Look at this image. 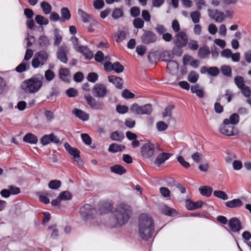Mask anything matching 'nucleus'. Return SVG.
<instances>
[{
    "instance_id": "nucleus-28",
    "label": "nucleus",
    "mask_w": 251,
    "mask_h": 251,
    "mask_svg": "<svg viewBox=\"0 0 251 251\" xmlns=\"http://www.w3.org/2000/svg\"><path fill=\"white\" fill-rule=\"evenodd\" d=\"M110 170L112 172L120 175L124 174L126 172V170L123 166L119 164L111 166Z\"/></svg>"
},
{
    "instance_id": "nucleus-34",
    "label": "nucleus",
    "mask_w": 251,
    "mask_h": 251,
    "mask_svg": "<svg viewBox=\"0 0 251 251\" xmlns=\"http://www.w3.org/2000/svg\"><path fill=\"white\" fill-rule=\"evenodd\" d=\"M29 62H25L23 60V62L16 68V71L18 73H22L29 69Z\"/></svg>"
},
{
    "instance_id": "nucleus-49",
    "label": "nucleus",
    "mask_w": 251,
    "mask_h": 251,
    "mask_svg": "<svg viewBox=\"0 0 251 251\" xmlns=\"http://www.w3.org/2000/svg\"><path fill=\"white\" fill-rule=\"evenodd\" d=\"M213 195L220 199H221L223 200H226L228 199V196L226 193L223 191L219 190V191H214L213 193Z\"/></svg>"
},
{
    "instance_id": "nucleus-40",
    "label": "nucleus",
    "mask_w": 251,
    "mask_h": 251,
    "mask_svg": "<svg viewBox=\"0 0 251 251\" xmlns=\"http://www.w3.org/2000/svg\"><path fill=\"white\" fill-rule=\"evenodd\" d=\"M141 115L147 114L150 115L151 114L152 111V106L151 104H147L143 106H141Z\"/></svg>"
},
{
    "instance_id": "nucleus-31",
    "label": "nucleus",
    "mask_w": 251,
    "mask_h": 251,
    "mask_svg": "<svg viewBox=\"0 0 251 251\" xmlns=\"http://www.w3.org/2000/svg\"><path fill=\"white\" fill-rule=\"evenodd\" d=\"M201 194L202 196L209 197L211 195L213 189L211 187L208 186H201L199 189Z\"/></svg>"
},
{
    "instance_id": "nucleus-59",
    "label": "nucleus",
    "mask_w": 251,
    "mask_h": 251,
    "mask_svg": "<svg viewBox=\"0 0 251 251\" xmlns=\"http://www.w3.org/2000/svg\"><path fill=\"white\" fill-rule=\"evenodd\" d=\"M55 77L54 73L51 70H47L45 73V77L47 80L50 81Z\"/></svg>"
},
{
    "instance_id": "nucleus-3",
    "label": "nucleus",
    "mask_w": 251,
    "mask_h": 251,
    "mask_svg": "<svg viewBox=\"0 0 251 251\" xmlns=\"http://www.w3.org/2000/svg\"><path fill=\"white\" fill-rule=\"evenodd\" d=\"M44 79L42 75L35 74L30 78L25 80L21 84V88L26 93H36L42 87Z\"/></svg>"
},
{
    "instance_id": "nucleus-10",
    "label": "nucleus",
    "mask_w": 251,
    "mask_h": 251,
    "mask_svg": "<svg viewBox=\"0 0 251 251\" xmlns=\"http://www.w3.org/2000/svg\"><path fill=\"white\" fill-rule=\"evenodd\" d=\"M175 45L185 47L188 43L187 36L185 32L180 31L177 33L173 40Z\"/></svg>"
},
{
    "instance_id": "nucleus-25",
    "label": "nucleus",
    "mask_w": 251,
    "mask_h": 251,
    "mask_svg": "<svg viewBox=\"0 0 251 251\" xmlns=\"http://www.w3.org/2000/svg\"><path fill=\"white\" fill-rule=\"evenodd\" d=\"M224 124H229L233 126L237 124L239 121V116L237 113H233L230 116L229 119H225Z\"/></svg>"
},
{
    "instance_id": "nucleus-14",
    "label": "nucleus",
    "mask_w": 251,
    "mask_h": 251,
    "mask_svg": "<svg viewBox=\"0 0 251 251\" xmlns=\"http://www.w3.org/2000/svg\"><path fill=\"white\" fill-rule=\"evenodd\" d=\"M209 16L215 20L216 22L221 23L225 19V15L222 12L219 11L218 10H213L211 9H208Z\"/></svg>"
},
{
    "instance_id": "nucleus-41",
    "label": "nucleus",
    "mask_w": 251,
    "mask_h": 251,
    "mask_svg": "<svg viewBox=\"0 0 251 251\" xmlns=\"http://www.w3.org/2000/svg\"><path fill=\"white\" fill-rule=\"evenodd\" d=\"M221 71L222 74L227 77H231L232 75V70L229 66H222L221 68Z\"/></svg>"
},
{
    "instance_id": "nucleus-39",
    "label": "nucleus",
    "mask_w": 251,
    "mask_h": 251,
    "mask_svg": "<svg viewBox=\"0 0 251 251\" xmlns=\"http://www.w3.org/2000/svg\"><path fill=\"white\" fill-rule=\"evenodd\" d=\"M35 20L38 24L41 25H47L49 23V20L47 18L40 15H36Z\"/></svg>"
},
{
    "instance_id": "nucleus-50",
    "label": "nucleus",
    "mask_w": 251,
    "mask_h": 251,
    "mask_svg": "<svg viewBox=\"0 0 251 251\" xmlns=\"http://www.w3.org/2000/svg\"><path fill=\"white\" fill-rule=\"evenodd\" d=\"M190 17L192 21L196 24L199 22L201 18V13L198 11L192 12L190 14Z\"/></svg>"
},
{
    "instance_id": "nucleus-55",
    "label": "nucleus",
    "mask_w": 251,
    "mask_h": 251,
    "mask_svg": "<svg viewBox=\"0 0 251 251\" xmlns=\"http://www.w3.org/2000/svg\"><path fill=\"white\" fill-rule=\"evenodd\" d=\"M113 68V71L118 74L122 73L124 70V67L118 61L114 63Z\"/></svg>"
},
{
    "instance_id": "nucleus-4",
    "label": "nucleus",
    "mask_w": 251,
    "mask_h": 251,
    "mask_svg": "<svg viewBox=\"0 0 251 251\" xmlns=\"http://www.w3.org/2000/svg\"><path fill=\"white\" fill-rule=\"evenodd\" d=\"M79 213L85 220L93 219L97 214V211L89 204H85L79 210Z\"/></svg>"
},
{
    "instance_id": "nucleus-24",
    "label": "nucleus",
    "mask_w": 251,
    "mask_h": 251,
    "mask_svg": "<svg viewBox=\"0 0 251 251\" xmlns=\"http://www.w3.org/2000/svg\"><path fill=\"white\" fill-rule=\"evenodd\" d=\"M23 141L31 144H36L38 142V138L33 134L28 133L24 137Z\"/></svg>"
},
{
    "instance_id": "nucleus-57",
    "label": "nucleus",
    "mask_w": 251,
    "mask_h": 251,
    "mask_svg": "<svg viewBox=\"0 0 251 251\" xmlns=\"http://www.w3.org/2000/svg\"><path fill=\"white\" fill-rule=\"evenodd\" d=\"M133 24L135 28H141L144 26V22L142 19L140 18H137L134 20Z\"/></svg>"
},
{
    "instance_id": "nucleus-20",
    "label": "nucleus",
    "mask_w": 251,
    "mask_h": 251,
    "mask_svg": "<svg viewBox=\"0 0 251 251\" xmlns=\"http://www.w3.org/2000/svg\"><path fill=\"white\" fill-rule=\"evenodd\" d=\"M226 206L229 208H234L240 207L243 205V202L239 199H233L231 201H227L225 203Z\"/></svg>"
},
{
    "instance_id": "nucleus-22",
    "label": "nucleus",
    "mask_w": 251,
    "mask_h": 251,
    "mask_svg": "<svg viewBox=\"0 0 251 251\" xmlns=\"http://www.w3.org/2000/svg\"><path fill=\"white\" fill-rule=\"evenodd\" d=\"M64 147L66 150L74 157H78L80 154L79 151L76 148L72 147L68 143H66L64 144Z\"/></svg>"
},
{
    "instance_id": "nucleus-47",
    "label": "nucleus",
    "mask_w": 251,
    "mask_h": 251,
    "mask_svg": "<svg viewBox=\"0 0 251 251\" xmlns=\"http://www.w3.org/2000/svg\"><path fill=\"white\" fill-rule=\"evenodd\" d=\"M48 230H52L53 231L50 235V237L53 239H56L59 236L58 230L56 228V225H53L48 227Z\"/></svg>"
},
{
    "instance_id": "nucleus-7",
    "label": "nucleus",
    "mask_w": 251,
    "mask_h": 251,
    "mask_svg": "<svg viewBox=\"0 0 251 251\" xmlns=\"http://www.w3.org/2000/svg\"><path fill=\"white\" fill-rule=\"evenodd\" d=\"M84 98L88 104L93 109L96 110H102L104 107V104L102 101H97L89 94H85Z\"/></svg>"
},
{
    "instance_id": "nucleus-54",
    "label": "nucleus",
    "mask_w": 251,
    "mask_h": 251,
    "mask_svg": "<svg viewBox=\"0 0 251 251\" xmlns=\"http://www.w3.org/2000/svg\"><path fill=\"white\" fill-rule=\"evenodd\" d=\"M140 106L137 103H134L132 104L130 107V110L131 112L137 115H141V112H140L141 108Z\"/></svg>"
},
{
    "instance_id": "nucleus-1",
    "label": "nucleus",
    "mask_w": 251,
    "mask_h": 251,
    "mask_svg": "<svg viewBox=\"0 0 251 251\" xmlns=\"http://www.w3.org/2000/svg\"><path fill=\"white\" fill-rule=\"evenodd\" d=\"M154 230L152 219L146 214H141L139 218V233L142 239L148 240L152 237Z\"/></svg>"
},
{
    "instance_id": "nucleus-8",
    "label": "nucleus",
    "mask_w": 251,
    "mask_h": 251,
    "mask_svg": "<svg viewBox=\"0 0 251 251\" xmlns=\"http://www.w3.org/2000/svg\"><path fill=\"white\" fill-rule=\"evenodd\" d=\"M40 143L43 146H46L50 143H53L57 145H61V144L60 140L53 133L50 134L44 135L40 139Z\"/></svg>"
},
{
    "instance_id": "nucleus-26",
    "label": "nucleus",
    "mask_w": 251,
    "mask_h": 251,
    "mask_svg": "<svg viewBox=\"0 0 251 251\" xmlns=\"http://www.w3.org/2000/svg\"><path fill=\"white\" fill-rule=\"evenodd\" d=\"M48 53L46 50H40L36 53L35 57L39 58V60L41 62V65H43L47 61L48 59Z\"/></svg>"
},
{
    "instance_id": "nucleus-48",
    "label": "nucleus",
    "mask_w": 251,
    "mask_h": 251,
    "mask_svg": "<svg viewBox=\"0 0 251 251\" xmlns=\"http://www.w3.org/2000/svg\"><path fill=\"white\" fill-rule=\"evenodd\" d=\"M199 78V75L195 71H191L188 75V80L191 83H195Z\"/></svg>"
},
{
    "instance_id": "nucleus-53",
    "label": "nucleus",
    "mask_w": 251,
    "mask_h": 251,
    "mask_svg": "<svg viewBox=\"0 0 251 251\" xmlns=\"http://www.w3.org/2000/svg\"><path fill=\"white\" fill-rule=\"evenodd\" d=\"M59 199L61 200H69L72 199V196L71 193L68 191L61 192L59 194Z\"/></svg>"
},
{
    "instance_id": "nucleus-42",
    "label": "nucleus",
    "mask_w": 251,
    "mask_h": 251,
    "mask_svg": "<svg viewBox=\"0 0 251 251\" xmlns=\"http://www.w3.org/2000/svg\"><path fill=\"white\" fill-rule=\"evenodd\" d=\"M78 13L79 15H80L82 20L84 23H88L89 22V19L91 18V16L83 10L81 9H79L78 10Z\"/></svg>"
},
{
    "instance_id": "nucleus-60",
    "label": "nucleus",
    "mask_w": 251,
    "mask_h": 251,
    "mask_svg": "<svg viewBox=\"0 0 251 251\" xmlns=\"http://www.w3.org/2000/svg\"><path fill=\"white\" fill-rule=\"evenodd\" d=\"M128 107L126 105H117L116 106V111L119 114H125L128 112Z\"/></svg>"
},
{
    "instance_id": "nucleus-11",
    "label": "nucleus",
    "mask_w": 251,
    "mask_h": 251,
    "mask_svg": "<svg viewBox=\"0 0 251 251\" xmlns=\"http://www.w3.org/2000/svg\"><path fill=\"white\" fill-rule=\"evenodd\" d=\"M144 33L141 36L142 42L144 44L154 43L157 39L156 35L152 31L143 29Z\"/></svg>"
},
{
    "instance_id": "nucleus-9",
    "label": "nucleus",
    "mask_w": 251,
    "mask_h": 251,
    "mask_svg": "<svg viewBox=\"0 0 251 251\" xmlns=\"http://www.w3.org/2000/svg\"><path fill=\"white\" fill-rule=\"evenodd\" d=\"M107 92L106 87L104 84L100 83L96 84L92 90L94 96L101 98L106 96Z\"/></svg>"
},
{
    "instance_id": "nucleus-33",
    "label": "nucleus",
    "mask_w": 251,
    "mask_h": 251,
    "mask_svg": "<svg viewBox=\"0 0 251 251\" xmlns=\"http://www.w3.org/2000/svg\"><path fill=\"white\" fill-rule=\"evenodd\" d=\"M54 45L55 46H58L61 43L63 37L62 35L60 34L59 30L57 28L54 29Z\"/></svg>"
},
{
    "instance_id": "nucleus-37",
    "label": "nucleus",
    "mask_w": 251,
    "mask_h": 251,
    "mask_svg": "<svg viewBox=\"0 0 251 251\" xmlns=\"http://www.w3.org/2000/svg\"><path fill=\"white\" fill-rule=\"evenodd\" d=\"M125 136L122 132H119L118 131L112 132L110 134V138L112 140L121 142Z\"/></svg>"
},
{
    "instance_id": "nucleus-45",
    "label": "nucleus",
    "mask_w": 251,
    "mask_h": 251,
    "mask_svg": "<svg viewBox=\"0 0 251 251\" xmlns=\"http://www.w3.org/2000/svg\"><path fill=\"white\" fill-rule=\"evenodd\" d=\"M61 185V181L58 180H50L48 184L49 187L51 189H57Z\"/></svg>"
},
{
    "instance_id": "nucleus-12",
    "label": "nucleus",
    "mask_w": 251,
    "mask_h": 251,
    "mask_svg": "<svg viewBox=\"0 0 251 251\" xmlns=\"http://www.w3.org/2000/svg\"><path fill=\"white\" fill-rule=\"evenodd\" d=\"M234 126L231 124H225L224 121L223 123L220 126L219 131L221 133L226 136H233L236 134V133L234 130Z\"/></svg>"
},
{
    "instance_id": "nucleus-51",
    "label": "nucleus",
    "mask_w": 251,
    "mask_h": 251,
    "mask_svg": "<svg viewBox=\"0 0 251 251\" xmlns=\"http://www.w3.org/2000/svg\"><path fill=\"white\" fill-rule=\"evenodd\" d=\"M123 15V11L122 8H117L114 9L112 17L114 19H117L122 17Z\"/></svg>"
},
{
    "instance_id": "nucleus-35",
    "label": "nucleus",
    "mask_w": 251,
    "mask_h": 251,
    "mask_svg": "<svg viewBox=\"0 0 251 251\" xmlns=\"http://www.w3.org/2000/svg\"><path fill=\"white\" fill-rule=\"evenodd\" d=\"M70 71L67 68H61L59 70V75L61 79L66 82H69V80L67 78V76L70 75Z\"/></svg>"
},
{
    "instance_id": "nucleus-16",
    "label": "nucleus",
    "mask_w": 251,
    "mask_h": 251,
    "mask_svg": "<svg viewBox=\"0 0 251 251\" xmlns=\"http://www.w3.org/2000/svg\"><path fill=\"white\" fill-rule=\"evenodd\" d=\"M203 202L201 201L194 202L190 200L186 201V207L189 210H194L201 208Z\"/></svg>"
},
{
    "instance_id": "nucleus-29",
    "label": "nucleus",
    "mask_w": 251,
    "mask_h": 251,
    "mask_svg": "<svg viewBox=\"0 0 251 251\" xmlns=\"http://www.w3.org/2000/svg\"><path fill=\"white\" fill-rule=\"evenodd\" d=\"M126 147L124 145H118L116 143L111 144L108 148V151L111 152L115 153L118 151H122L125 150Z\"/></svg>"
},
{
    "instance_id": "nucleus-44",
    "label": "nucleus",
    "mask_w": 251,
    "mask_h": 251,
    "mask_svg": "<svg viewBox=\"0 0 251 251\" xmlns=\"http://www.w3.org/2000/svg\"><path fill=\"white\" fill-rule=\"evenodd\" d=\"M234 82L236 84V86L241 89L243 87H244L246 85L244 84V79L243 76H237L234 78Z\"/></svg>"
},
{
    "instance_id": "nucleus-52",
    "label": "nucleus",
    "mask_w": 251,
    "mask_h": 251,
    "mask_svg": "<svg viewBox=\"0 0 251 251\" xmlns=\"http://www.w3.org/2000/svg\"><path fill=\"white\" fill-rule=\"evenodd\" d=\"M112 209V206L109 203H104L100 209V214H105L107 212L111 211Z\"/></svg>"
},
{
    "instance_id": "nucleus-58",
    "label": "nucleus",
    "mask_w": 251,
    "mask_h": 251,
    "mask_svg": "<svg viewBox=\"0 0 251 251\" xmlns=\"http://www.w3.org/2000/svg\"><path fill=\"white\" fill-rule=\"evenodd\" d=\"M122 97L126 99H130L134 98V94L131 93L128 89H125L123 91L122 94Z\"/></svg>"
},
{
    "instance_id": "nucleus-32",
    "label": "nucleus",
    "mask_w": 251,
    "mask_h": 251,
    "mask_svg": "<svg viewBox=\"0 0 251 251\" xmlns=\"http://www.w3.org/2000/svg\"><path fill=\"white\" fill-rule=\"evenodd\" d=\"M161 212L163 214L169 216H174L177 213L175 209L171 208L167 205H164L161 208Z\"/></svg>"
},
{
    "instance_id": "nucleus-30",
    "label": "nucleus",
    "mask_w": 251,
    "mask_h": 251,
    "mask_svg": "<svg viewBox=\"0 0 251 251\" xmlns=\"http://www.w3.org/2000/svg\"><path fill=\"white\" fill-rule=\"evenodd\" d=\"M210 53L209 48L207 46L200 47L198 50V56L201 58H206Z\"/></svg>"
},
{
    "instance_id": "nucleus-56",
    "label": "nucleus",
    "mask_w": 251,
    "mask_h": 251,
    "mask_svg": "<svg viewBox=\"0 0 251 251\" xmlns=\"http://www.w3.org/2000/svg\"><path fill=\"white\" fill-rule=\"evenodd\" d=\"M175 108V105L171 104L166 107L165 109V112L163 113L162 115L164 117L169 116L172 117V112L173 109Z\"/></svg>"
},
{
    "instance_id": "nucleus-21",
    "label": "nucleus",
    "mask_w": 251,
    "mask_h": 251,
    "mask_svg": "<svg viewBox=\"0 0 251 251\" xmlns=\"http://www.w3.org/2000/svg\"><path fill=\"white\" fill-rule=\"evenodd\" d=\"M165 61L168 62L167 69L170 73L173 72L177 71L178 70V63L175 60L165 59Z\"/></svg>"
},
{
    "instance_id": "nucleus-2",
    "label": "nucleus",
    "mask_w": 251,
    "mask_h": 251,
    "mask_svg": "<svg viewBox=\"0 0 251 251\" xmlns=\"http://www.w3.org/2000/svg\"><path fill=\"white\" fill-rule=\"evenodd\" d=\"M132 214V208L128 204L120 203L117 205L113 212L116 221V226H121L126 224Z\"/></svg>"
},
{
    "instance_id": "nucleus-6",
    "label": "nucleus",
    "mask_w": 251,
    "mask_h": 251,
    "mask_svg": "<svg viewBox=\"0 0 251 251\" xmlns=\"http://www.w3.org/2000/svg\"><path fill=\"white\" fill-rule=\"evenodd\" d=\"M69 49L68 46L62 45L58 48L56 52L57 58L61 62L66 64L68 62L67 54L69 53Z\"/></svg>"
},
{
    "instance_id": "nucleus-62",
    "label": "nucleus",
    "mask_w": 251,
    "mask_h": 251,
    "mask_svg": "<svg viewBox=\"0 0 251 251\" xmlns=\"http://www.w3.org/2000/svg\"><path fill=\"white\" fill-rule=\"evenodd\" d=\"M156 127L158 131H163L167 129L168 125L163 121H160L157 123Z\"/></svg>"
},
{
    "instance_id": "nucleus-36",
    "label": "nucleus",
    "mask_w": 251,
    "mask_h": 251,
    "mask_svg": "<svg viewBox=\"0 0 251 251\" xmlns=\"http://www.w3.org/2000/svg\"><path fill=\"white\" fill-rule=\"evenodd\" d=\"M38 43L41 47H48L50 45V41L49 38L46 36H41L38 39Z\"/></svg>"
},
{
    "instance_id": "nucleus-43",
    "label": "nucleus",
    "mask_w": 251,
    "mask_h": 251,
    "mask_svg": "<svg viewBox=\"0 0 251 251\" xmlns=\"http://www.w3.org/2000/svg\"><path fill=\"white\" fill-rule=\"evenodd\" d=\"M169 182L170 183L173 182V184H172V186H176L181 193L184 194L186 192L185 188L182 186V184L175 180L172 178H169Z\"/></svg>"
},
{
    "instance_id": "nucleus-19",
    "label": "nucleus",
    "mask_w": 251,
    "mask_h": 251,
    "mask_svg": "<svg viewBox=\"0 0 251 251\" xmlns=\"http://www.w3.org/2000/svg\"><path fill=\"white\" fill-rule=\"evenodd\" d=\"M72 113L76 117L82 121H87L89 119V115L83 111L77 108H74Z\"/></svg>"
},
{
    "instance_id": "nucleus-61",
    "label": "nucleus",
    "mask_w": 251,
    "mask_h": 251,
    "mask_svg": "<svg viewBox=\"0 0 251 251\" xmlns=\"http://www.w3.org/2000/svg\"><path fill=\"white\" fill-rule=\"evenodd\" d=\"M98 75L96 73H90L87 77V80L91 82H95L98 79Z\"/></svg>"
},
{
    "instance_id": "nucleus-64",
    "label": "nucleus",
    "mask_w": 251,
    "mask_h": 251,
    "mask_svg": "<svg viewBox=\"0 0 251 251\" xmlns=\"http://www.w3.org/2000/svg\"><path fill=\"white\" fill-rule=\"evenodd\" d=\"M240 90L243 95L246 97L249 98L251 96V90L249 86L245 85Z\"/></svg>"
},
{
    "instance_id": "nucleus-13",
    "label": "nucleus",
    "mask_w": 251,
    "mask_h": 251,
    "mask_svg": "<svg viewBox=\"0 0 251 251\" xmlns=\"http://www.w3.org/2000/svg\"><path fill=\"white\" fill-rule=\"evenodd\" d=\"M228 225L231 231L238 232L242 229V223L236 217L230 219L228 222Z\"/></svg>"
},
{
    "instance_id": "nucleus-23",
    "label": "nucleus",
    "mask_w": 251,
    "mask_h": 251,
    "mask_svg": "<svg viewBox=\"0 0 251 251\" xmlns=\"http://www.w3.org/2000/svg\"><path fill=\"white\" fill-rule=\"evenodd\" d=\"M60 21L61 22H65L66 21H68L70 19L71 14L69 9L67 7H63L61 9Z\"/></svg>"
},
{
    "instance_id": "nucleus-15",
    "label": "nucleus",
    "mask_w": 251,
    "mask_h": 251,
    "mask_svg": "<svg viewBox=\"0 0 251 251\" xmlns=\"http://www.w3.org/2000/svg\"><path fill=\"white\" fill-rule=\"evenodd\" d=\"M172 155V153H171L163 152L160 153L157 155L155 159L154 163L157 165V167H160L161 164L168 159Z\"/></svg>"
},
{
    "instance_id": "nucleus-38",
    "label": "nucleus",
    "mask_w": 251,
    "mask_h": 251,
    "mask_svg": "<svg viewBox=\"0 0 251 251\" xmlns=\"http://www.w3.org/2000/svg\"><path fill=\"white\" fill-rule=\"evenodd\" d=\"M41 7L45 14L47 15L50 13L52 10V7L49 3L46 1H42L41 3Z\"/></svg>"
},
{
    "instance_id": "nucleus-17",
    "label": "nucleus",
    "mask_w": 251,
    "mask_h": 251,
    "mask_svg": "<svg viewBox=\"0 0 251 251\" xmlns=\"http://www.w3.org/2000/svg\"><path fill=\"white\" fill-rule=\"evenodd\" d=\"M108 79L109 81L112 82L117 88L119 89L123 88V81L121 77L115 75H110L108 77Z\"/></svg>"
},
{
    "instance_id": "nucleus-5",
    "label": "nucleus",
    "mask_w": 251,
    "mask_h": 251,
    "mask_svg": "<svg viewBox=\"0 0 251 251\" xmlns=\"http://www.w3.org/2000/svg\"><path fill=\"white\" fill-rule=\"evenodd\" d=\"M154 145L151 142L145 144L141 148V153L143 157L145 158H150L152 157L154 153Z\"/></svg>"
},
{
    "instance_id": "nucleus-18",
    "label": "nucleus",
    "mask_w": 251,
    "mask_h": 251,
    "mask_svg": "<svg viewBox=\"0 0 251 251\" xmlns=\"http://www.w3.org/2000/svg\"><path fill=\"white\" fill-rule=\"evenodd\" d=\"M78 51L82 53L87 59H91L93 57V53L86 46H78V48H75Z\"/></svg>"
},
{
    "instance_id": "nucleus-27",
    "label": "nucleus",
    "mask_w": 251,
    "mask_h": 251,
    "mask_svg": "<svg viewBox=\"0 0 251 251\" xmlns=\"http://www.w3.org/2000/svg\"><path fill=\"white\" fill-rule=\"evenodd\" d=\"M60 93V91L58 88L54 87L52 88L50 94L47 97V99L49 100L51 102H54L56 100V96Z\"/></svg>"
},
{
    "instance_id": "nucleus-63",
    "label": "nucleus",
    "mask_w": 251,
    "mask_h": 251,
    "mask_svg": "<svg viewBox=\"0 0 251 251\" xmlns=\"http://www.w3.org/2000/svg\"><path fill=\"white\" fill-rule=\"evenodd\" d=\"M220 73L219 69L216 67L209 68L208 74L212 76H216Z\"/></svg>"
},
{
    "instance_id": "nucleus-46",
    "label": "nucleus",
    "mask_w": 251,
    "mask_h": 251,
    "mask_svg": "<svg viewBox=\"0 0 251 251\" xmlns=\"http://www.w3.org/2000/svg\"><path fill=\"white\" fill-rule=\"evenodd\" d=\"M184 47L179 46L178 45H175L172 50V54L173 55L181 56L183 53L182 48Z\"/></svg>"
}]
</instances>
